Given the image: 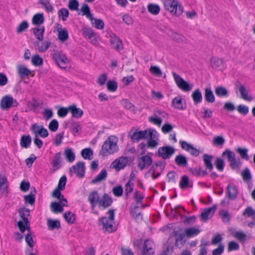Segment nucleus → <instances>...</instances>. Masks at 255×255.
<instances>
[{
    "instance_id": "1",
    "label": "nucleus",
    "mask_w": 255,
    "mask_h": 255,
    "mask_svg": "<svg viewBox=\"0 0 255 255\" xmlns=\"http://www.w3.org/2000/svg\"><path fill=\"white\" fill-rule=\"evenodd\" d=\"M118 150L117 137L114 135H111L107 138L102 145L100 154L105 157L109 154H114Z\"/></svg>"
},
{
    "instance_id": "2",
    "label": "nucleus",
    "mask_w": 255,
    "mask_h": 255,
    "mask_svg": "<svg viewBox=\"0 0 255 255\" xmlns=\"http://www.w3.org/2000/svg\"><path fill=\"white\" fill-rule=\"evenodd\" d=\"M133 199L137 204H142V200L144 198L143 195H140L139 191L136 190L133 193ZM139 208L138 205L133 206V204L130 206L129 212L131 216L136 221L141 222L142 220V215L141 212H138L137 209Z\"/></svg>"
},
{
    "instance_id": "3",
    "label": "nucleus",
    "mask_w": 255,
    "mask_h": 255,
    "mask_svg": "<svg viewBox=\"0 0 255 255\" xmlns=\"http://www.w3.org/2000/svg\"><path fill=\"white\" fill-rule=\"evenodd\" d=\"M164 8L172 14L179 16L183 12V8L177 0H162Z\"/></svg>"
},
{
    "instance_id": "4",
    "label": "nucleus",
    "mask_w": 255,
    "mask_h": 255,
    "mask_svg": "<svg viewBox=\"0 0 255 255\" xmlns=\"http://www.w3.org/2000/svg\"><path fill=\"white\" fill-rule=\"evenodd\" d=\"M52 60L55 64L61 69H65L67 67L69 60L66 55L62 51H56L51 55Z\"/></svg>"
},
{
    "instance_id": "5",
    "label": "nucleus",
    "mask_w": 255,
    "mask_h": 255,
    "mask_svg": "<svg viewBox=\"0 0 255 255\" xmlns=\"http://www.w3.org/2000/svg\"><path fill=\"white\" fill-rule=\"evenodd\" d=\"M172 74L175 83L178 87L184 92H189L191 90L192 86L183 79L180 75L175 72H172Z\"/></svg>"
},
{
    "instance_id": "6",
    "label": "nucleus",
    "mask_w": 255,
    "mask_h": 255,
    "mask_svg": "<svg viewBox=\"0 0 255 255\" xmlns=\"http://www.w3.org/2000/svg\"><path fill=\"white\" fill-rule=\"evenodd\" d=\"M18 105L17 101L9 95L3 96L0 102V108L3 110H7L12 107H16Z\"/></svg>"
},
{
    "instance_id": "7",
    "label": "nucleus",
    "mask_w": 255,
    "mask_h": 255,
    "mask_svg": "<svg viewBox=\"0 0 255 255\" xmlns=\"http://www.w3.org/2000/svg\"><path fill=\"white\" fill-rule=\"evenodd\" d=\"M222 156L223 157L226 156H227L228 161L230 163V167L232 169H235L236 168L239 167L241 164L240 160L239 161L236 160L235 153L230 149H226L225 151L222 153Z\"/></svg>"
},
{
    "instance_id": "8",
    "label": "nucleus",
    "mask_w": 255,
    "mask_h": 255,
    "mask_svg": "<svg viewBox=\"0 0 255 255\" xmlns=\"http://www.w3.org/2000/svg\"><path fill=\"white\" fill-rule=\"evenodd\" d=\"M149 132V128L144 130H136L135 131L131 130L128 135L133 142H138L142 139H147V135Z\"/></svg>"
},
{
    "instance_id": "9",
    "label": "nucleus",
    "mask_w": 255,
    "mask_h": 255,
    "mask_svg": "<svg viewBox=\"0 0 255 255\" xmlns=\"http://www.w3.org/2000/svg\"><path fill=\"white\" fill-rule=\"evenodd\" d=\"M174 152V148L169 145H166L160 147L157 152L156 153V155L161 157L163 159H166L169 158Z\"/></svg>"
},
{
    "instance_id": "10",
    "label": "nucleus",
    "mask_w": 255,
    "mask_h": 255,
    "mask_svg": "<svg viewBox=\"0 0 255 255\" xmlns=\"http://www.w3.org/2000/svg\"><path fill=\"white\" fill-rule=\"evenodd\" d=\"M69 172H74L79 178H83L85 174V163L81 161L78 162L70 168Z\"/></svg>"
},
{
    "instance_id": "11",
    "label": "nucleus",
    "mask_w": 255,
    "mask_h": 255,
    "mask_svg": "<svg viewBox=\"0 0 255 255\" xmlns=\"http://www.w3.org/2000/svg\"><path fill=\"white\" fill-rule=\"evenodd\" d=\"M137 166L140 170L147 168L152 164V159L150 155H144L137 158Z\"/></svg>"
},
{
    "instance_id": "12",
    "label": "nucleus",
    "mask_w": 255,
    "mask_h": 255,
    "mask_svg": "<svg viewBox=\"0 0 255 255\" xmlns=\"http://www.w3.org/2000/svg\"><path fill=\"white\" fill-rule=\"evenodd\" d=\"M217 209V205L215 204L212 207L206 208L203 209L200 215L201 221L203 222H207L211 218L215 213Z\"/></svg>"
},
{
    "instance_id": "13",
    "label": "nucleus",
    "mask_w": 255,
    "mask_h": 255,
    "mask_svg": "<svg viewBox=\"0 0 255 255\" xmlns=\"http://www.w3.org/2000/svg\"><path fill=\"white\" fill-rule=\"evenodd\" d=\"M30 129L35 135L38 134L41 137H46L49 134L48 131L46 128H44L42 126H38L36 124L32 125Z\"/></svg>"
},
{
    "instance_id": "14",
    "label": "nucleus",
    "mask_w": 255,
    "mask_h": 255,
    "mask_svg": "<svg viewBox=\"0 0 255 255\" xmlns=\"http://www.w3.org/2000/svg\"><path fill=\"white\" fill-rule=\"evenodd\" d=\"M128 163L127 157H120L115 160L111 164L113 168H115L117 171H119L126 167Z\"/></svg>"
},
{
    "instance_id": "15",
    "label": "nucleus",
    "mask_w": 255,
    "mask_h": 255,
    "mask_svg": "<svg viewBox=\"0 0 255 255\" xmlns=\"http://www.w3.org/2000/svg\"><path fill=\"white\" fill-rule=\"evenodd\" d=\"M113 201L110 196L107 193L103 194L102 199H100L98 204V207L100 209L103 208L104 209L110 207Z\"/></svg>"
},
{
    "instance_id": "16",
    "label": "nucleus",
    "mask_w": 255,
    "mask_h": 255,
    "mask_svg": "<svg viewBox=\"0 0 255 255\" xmlns=\"http://www.w3.org/2000/svg\"><path fill=\"white\" fill-rule=\"evenodd\" d=\"M110 43L111 47L116 50L119 51L124 48L122 41L115 34L111 36Z\"/></svg>"
},
{
    "instance_id": "17",
    "label": "nucleus",
    "mask_w": 255,
    "mask_h": 255,
    "mask_svg": "<svg viewBox=\"0 0 255 255\" xmlns=\"http://www.w3.org/2000/svg\"><path fill=\"white\" fill-rule=\"evenodd\" d=\"M154 132H156L155 130L149 128V132L147 135V139L148 138L147 142L145 143L147 148H153L158 145V142L154 139L155 138V134Z\"/></svg>"
},
{
    "instance_id": "18",
    "label": "nucleus",
    "mask_w": 255,
    "mask_h": 255,
    "mask_svg": "<svg viewBox=\"0 0 255 255\" xmlns=\"http://www.w3.org/2000/svg\"><path fill=\"white\" fill-rule=\"evenodd\" d=\"M88 200L91 205V208L93 210L96 204H99V201L100 200L98 191L96 190L91 191L89 195Z\"/></svg>"
},
{
    "instance_id": "19",
    "label": "nucleus",
    "mask_w": 255,
    "mask_h": 255,
    "mask_svg": "<svg viewBox=\"0 0 255 255\" xmlns=\"http://www.w3.org/2000/svg\"><path fill=\"white\" fill-rule=\"evenodd\" d=\"M238 194V192L236 186L228 185L227 186L226 197L229 199L232 200H235L236 199Z\"/></svg>"
},
{
    "instance_id": "20",
    "label": "nucleus",
    "mask_w": 255,
    "mask_h": 255,
    "mask_svg": "<svg viewBox=\"0 0 255 255\" xmlns=\"http://www.w3.org/2000/svg\"><path fill=\"white\" fill-rule=\"evenodd\" d=\"M64 206L66 204H62L61 202H52L50 205L51 211L54 214L62 213L64 211Z\"/></svg>"
},
{
    "instance_id": "21",
    "label": "nucleus",
    "mask_w": 255,
    "mask_h": 255,
    "mask_svg": "<svg viewBox=\"0 0 255 255\" xmlns=\"http://www.w3.org/2000/svg\"><path fill=\"white\" fill-rule=\"evenodd\" d=\"M172 106L175 109L184 110L186 108V102L183 103V99L180 96L175 97L172 101Z\"/></svg>"
},
{
    "instance_id": "22",
    "label": "nucleus",
    "mask_w": 255,
    "mask_h": 255,
    "mask_svg": "<svg viewBox=\"0 0 255 255\" xmlns=\"http://www.w3.org/2000/svg\"><path fill=\"white\" fill-rule=\"evenodd\" d=\"M70 112L72 114V117L76 119H79L83 115L84 112L80 108L73 104L69 106Z\"/></svg>"
},
{
    "instance_id": "23",
    "label": "nucleus",
    "mask_w": 255,
    "mask_h": 255,
    "mask_svg": "<svg viewBox=\"0 0 255 255\" xmlns=\"http://www.w3.org/2000/svg\"><path fill=\"white\" fill-rule=\"evenodd\" d=\"M7 179L2 174H0V191L2 194L8 193Z\"/></svg>"
},
{
    "instance_id": "24",
    "label": "nucleus",
    "mask_w": 255,
    "mask_h": 255,
    "mask_svg": "<svg viewBox=\"0 0 255 255\" xmlns=\"http://www.w3.org/2000/svg\"><path fill=\"white\" fill-rule=\"evenodd\" d=\"M31 30L37 39L39 41H42L43 40V34L45 31V27L44 26H41L39 28L34 27L32 28Z\"/></svg>"
},
{
    "instance_id": "25",
    "label": "nucleus",
    "mask_w": 255,
    "mask_h": 255,
    "mask_svg": "<svg viewBox=\"0 0 255 255\" xmlns=\"http://www.w3.org/2000/svg\"><path fill=\"white\" fill-rule=\"evenodd\" d=\"M213 158V156L212 155L204 154L203 156L204 165L206 168L208 169L210 171H212L213 169V166L212 163V160Z\"/></svg>"
},
{
    "instance_id": "26",
    "label": "nucleus",
    "mask_w": 255,
    "mask_h": 255,
    "mask_svg": "<svg viewBox=\"0 0 255 255\" xmlns=\"http://www.w3.org/2000/svg\"><path fill=\"white\" fill-rule=\"evenodd\" d=\"M17 73L20 78L24 79L30 74L31 71L25 66L20 65L17 67Z\"/></svg>"
},
{
    "instance_id": "27",
    "label": "nucleus",
    "mask_w": 255,
    "mask_h": 255,
    "mask_svg": "<svg viewBox=\"0 0 255 255\" xmlns=\"http://www.w3.org/2000/svg\"><path fill=\"white\" fill-rule=\"evenodd\" d=\"M204 97L206 101L208 103H213L215 101V97L210 88L205 89Z\"/></svg>"
},
{
    "instance_id": "28",
    "label": "nucleus",
    "mask_w": 255,
    "mask_h": 255,
    "mask_svg": "<svg viewBox=\"0 0 255 255\" xmlns=\"http://www.w3.org/2000/svg\"><path fill=\"white\" fill-rule=\"evenodd\" d=\"M31 143V137L29 135H23L20 140V146L25 148H28Z\"/></svg>"
},
{
    "instance_id": "29",
    "label": "nucleus",
    "mask_w": 255,
    "mask_h": 255,
    "mask_svg": "<svg viewBox=\"0 0 255 255\" xmlns=\"http://www.w3.org/2000/svg\"><path fill=\"white\" fill-rule=\"evenodd\" d=\"M47 226L48 228L50 231H53L55 229H59L60 227V222L58 220H54L49 219L47 220Z\"/></svg>"
},
{
    "instance_id": "30",
    "label": "nucleus",
    "mask_w": 255,
    "mask_h": 255,
    "mask_svg": "<svg viewBox=\"0 0 255 255\" xmlns=\"http://www.w3.org/2000/svg\"><path fill=\"white\" fill-rule=\"evenodd\" d=\"M44 21V17L42 13L35 14L32 19V22L33 25H40Z\"/></svg>"
},
{
    "instance_id": "31",
    "label": "nucleus",
    "mask_w": 255,
    "mask_h": 255,
    "mask_svg": "<svg viewBox=\"0 0 255 255\" xmlns=\"http://www.w3.org/2000/svg\"><path fill=\"white\" fill-rule=\"evenodd\" d=\"M107 176V170L104 168L101 170L98 175H97L92 181L91 183L97 184V183L100 182Z\"/></svg>"
},
{
    "instance_id": "32",
    "label": "nucleus",
    "mask_w": 255,
    "mask_h": 255,
    "mask_svg": "<svg viewBox=\"0 0 255 255\" xmlns=\"http://www.w3.org/2000/svg\"><path fill=\"white\" fill-rule=\"evenodd\" d=\"M19 216L21 219V220H19L17 222L16 225H19V223L23 222H26L29 221L28 218H26L25 215V212H30V210L25 207L20 208L18 210Z\"/></svg>"
},
{
    "instance_id": "33",
    "label": "nucleus",
    "mask_w": 255,
    "mask_h": 255,
    "mask_svg": "<svg viewBox=\"0 0 255 255\" xmlns=\"http://www.w3.org/2000/svg\"><path fill=\"white\" fill-rule=\"evenodd\" d=\"M239 90L241 93L242 98L244 100L250 102L253 100V98L251 96H248V91L244 85L240 84Z\"/></svg>"
},
{
    "instance_id": "34",
    "label": "nucleus",
    "mask_w": 255,
    "mask_h": 255,
    "mask_svg": "<svg viewBox=\"0 0 255 255\" xmlns=\"http://www.w3.org/2000/svg\"><path fill=\"white\" fill-rule=\"evenodd\" d=\"M215 93L217 96L219 97H226L229 96L227 89L223 86H218L215 89Z\"/></svg>"
},
{
    "instance_id": "35",
    "label": "nucleus",
    "mask_w": 255,
    "mask_h": 255,
    "mask_svg": "<svg viewBox=\"0 0 255 255\" xmlns=\"http://www.w3.org/2000/svg\"><path fill=\"white\" fill-rule=\"evenodd\" d=\"M212 67L216 70H220L222 68L223 61L222 59L214 57L210 59Z\"/></svg>"
},
{
    "instance_id": "36",
    "label": "nucleus",
    "mask_w": 255,
    "mask_h": 255,
    "mask_svg": "<svg viewBox=\"0 0 255 255\" xmlns=\"http://www.w3.org/2000/svg\"><path fill=\"white\" fill-rule=\"evenodd\" d=\"M191 97L195 104H198L202 101V95L199 89L194 91L192 93Z\"/></svg>"
},
{
    "instance_id": "37",
    "label": "nucleus",
    "mask_w": 255,
    "mask_h": 255,
    "mask_svg": "<svg viewBox=\"0 0 255 255\" xmlns=\"http://www.w3.org/2000/svg\"><path fill=\"white\" fill-rule=\"evenodd\" d=\"M188 170L192 175L195 176H205L208 174V172L205 170H202L201 167L199 168H189Z\"/></svg>"
},
{
    "instance_id": "38",
    "label": "nucleus",
    "mask_w": 255,
    "mask_h": 255,
    "mask_svg": "<svg viewBox=\"0 0 255 255\" xmlns=\"http://www.w3.org/2000/svg\"><path fill=\"white\" fill-rule=\"evenodd\" d=\"M200 232L201 231L199 229L194 227L186 228L184 230L185 236L188 238L196 236L198 235Z\"/></svg>"
},
{
    "instance_id": "39",
    "label": "nucleus",
    "mask_w": 255,
    "mask_h": 255,
    "mask_svg": "<svg viewBox=\"0 0 255 255\" xmlns=\"http://www.w3.org/2000/svg\"><path fill=\"white\" fill-rule=\"evenodd\" d=\"M175 162L179 166H186L188 163L186 156L182 154L177 155L175 157Z\"/></svg>"
},
{
    "instance_id": "40",
    "label": "nucleus",
    "mask_w": 255,
    "mask_h": 255,
    "mask_svg": "<svg viewBox=\"0 0 255 255\" xmlns=\"http://www.w3.org/2000/svg\"><path fill=\"white\" fill-rule=\"evenodd\" d=\"M64 155L66 159L70 163L73 162L75 159V153L72 151V149L69 147L65 148Z\"/></svg>"
},
{
    "instance_id": "41",
    "label": "nucleus",
    "mask_w": 255,
    "mask_h": 255,
    "mask_svg": "<svg viewBox=\"0 0 255 255\" xmlns=\"http://www.w3.org/2000/svg\"><path fill=\"white\" fill-rule=\"evenodd\" d=\"M63 217L69 224H74L76 222V215L71 211H67L63 214Z\"/></svg>"
},
{
    "instance_id": "42",
    "label": "nucleus",
    "mask_w": 255,
    "mask_h": 255,
    "mask_svg": "<svg viewBox=\"0 0 255 255\" xmlns=\"http://www.w3.org/2000/svg\"><path fill=\"white\" fill-rule=\"evenodd\" d=\"M61 153L58 152L55 154L54 159L52 161V166L55 168L54 171L57 170L60 167V163L61 162Z\"/></svg>"
},
{
    "instance_id": "43",
    "label": "nucleus",
    "mask_w": 255,
    "mask_h": 255,
    "mask_svg": "<svg viewBox=\"0 0 255 255\" xmlns=\"http://www.w3.org/2000/svg\"><path fill=\"white\" fill-rule=\"evenodd\" d=\"M81 154L84 159L91 160L92 158L93 151L90 148H85L82 150Z\"/></svg>"
},
{
    "instance_id": "44",
    "label": "nucleus",
    "mask_w": 255,
    "mask_h": 255,
    "mask_svg": "<svg viewBox=\"0 0 255 255\" xmlns=\"http://www.w3.org/2000/svg\"><path fill=\"white\" fill-rule=\"evenodd\" d=\"M83 34L85 37H88L89 39L95 38L97 33L94 30L88 27H84L83 29Z\"/></svg>"
},
{
    "instance_id": "45",
    "label": "nucleus",
    "mask_w": 255,
    "mask_h": 255,
    "mask_svg": "<svg viewBox=\"0 0 255 255\" xmlns=\"http://www.w3.org/2000/svg\"><path fill=\"white\" fill-rule=\"evenodd\" d=\"M21 233H24L25 231H28V234H31V229L30 227V222L27 221L24 223L21 222L19 225H16Z\"/></svg>"
},
{
    "instance_id": "46",
    "label": "nucleus",
    "mask_w": 255,
    "mask_h": 255,
    "mask_svg": "<svg viewBox=\"0 0 255 255\" xmlns=\"http://www.w3.org/2000/svg\"><path fill=\"white\" fill-rule=\"evenodd\" d=\"M68 33L66 28L58 31V38L60 42H63L66 41L68 39Z\"/></svg>"
},
{
    "instance_id": "47",
    "label": "nucleus",
    "mask_w": 255,
    "mask_h": 255,
    "mask_svg": "<svg viewBox=\"0 0 255 255\" xmlns=\"http://www.w3.org/2000/svg\"><path fill=\"white\" fill-rule=\"evenodd\" d=\"M148 11L153 15H157L160 11V7L158 4L149 3L147 6Z\"/></svg>"
},
{
    "instance_id": "48",
    "label": "nucleus",
    "mask_w": 255,
    "mask_h": 255,
    "mask_svg": "<svg viewBox=\"0 0 255 255\" xmlns=\"http://www.w3.org/2000/svg\"><path fill=\"white\" fill-rule=\"evenodd\" d=\"M31 63L34 66L38 67L43 64V60L40 56L35 54L31 57Z\"/></svg>"
},
{
    "instance_id": "49",
    "label": "nucleus",
    "mask_w": 255,
    "mask_h": 255,
    "mask_svg": "<svg viewBox=\"0 0 255 255\" xmlns=\"http://www.w3.org/2000/svg\"><path fill=\"white\" fill-rule=\"evenodd\" d=\"M39 3L42 5V7L45 8L48 12H53V8L49 0H39Z\"/></svg>"
},
{
    "instance_id": "50",
    "label": "nucleus",
    "mask_w": 255,
    "mask_h": 255,
    "mask_svg": "<svg viewBox=\"0 0 255 255\" xmlns=\"http://www.w3.org/2000/svg\"><path fill=\"white\" fill-rule=\"evenodd\" d=\"M24 200L26 204H28L31 205L34 204L35 201V195L32 194V191H31L29 194L24 196Z\"/></svg>"
},
{
    "instance_id": "51",
    "label": "nucleus",
    "mask_w": 255,
    "mask_h": 255,
    "mask_svg": "<svg viewBox=\"0 0 255 255\" xmlns=\"http://www.w3.org/2000/svg\"><path fill=\"white\" fill-rule=\"evenodd\" d=\"M69 12L66 8H62L58 11V15L63 21H66L69 16Z\"/></svg>"
},
{
    "instance_id": "52",
    "label": "nucleus",
    "mask_w": 255,
    "mask_h": 255,
    "mask_svg": "<svg viewBox=\"0 0 255 255\" xmlns=\"http://www.w3.org/2000/svg\"><path fill=\"white\" fill-rule=\"evenodd\" d=\"M107 89L109 92H115L118 88V83L114 80H109L107 83Z\"/></svg>"
},
{
    "instance_id": "53",
    "label": "nucleus",
    "mask_w": 255,
    "mask_h": 255,
    "mask_svg": "<svg viewBox=\"0 0 255 255\" xmlns=\"http://www.w3.org/2000/svg\"><path fill=\"white\" fill-rule=\"evenodd\" d=\"M215 165L216 168L220 172L224 170L225 166V163L224 160L221 157H217L215 162Z\"/></svg>"
},
{
    "instance_id": "54",
    "label": "nucleus",
    "mask_w": 255,
    "mask_h": 255,
    "mask_svg": "<svg viewBox=\"0 0 255 255\" xmlns=\"http://www.w3.org/2000/svg\"><path fill=\"white\" fill-rule=\"evenodd\" d=\"M219 216L221 217L222 221L224 223H228L230 220V215L227 210H221L219 213Z\"/></svg>"
},
{
    "instance_id": "55",
    "label": "nucleus",
    "mask_w": 255,
    "mask_h": 255,
    "mask_svg": "<svg viewBox=\"0 0 255 255\" xmlns=\"http://www.w3.org/2000/svg\"><path fill=\"white\" fill-rule=\"evenodd\" d=\"M248 151V149L245 148L238 147L237 149V151L240 154L241 157L246 160H248L249 159Z\"/></svg>"
},
{
    "instance_id": "56",
    "label": "nucleus",
    "mask_w": 255,
    "mask_h": 255,
    "mask_svg": "<svg viewBox=\"0 0 255 255\" xmlns=\"http://www.w3.org/2000/svg\"><path fill=\"white\" fill-rule=\"evenodd\" d=\"M171 37L174 41L178 43L184 42L186 40L182 35L175 32L172 33Z\"/></svg>"
},
{
    "instance_id": "57",
    "label": "nucleus",
    "mask_w": 255,
    "mask_h": 255,
    "mask_svg": "<svg viewBox=\"0 0 255 255\" xmlns=\"http://www.w3.org/2000/svg\"><path fill=\"white\" fill-rule=\"evenodd\" d=\"M28 23L26 20L22 21L17 27L16 31L17 33H20L25 31L28 27Z\"/></svg>"
},
{
    "instance_id": "58",
    "label": "nucleus",
    "mask_w": 255,
    "mask_h": 255,
    "mask_svg": "<svg viewBox=\"0 0 255 255\" xmlns=\"http://www.w3.org/2000/svg\"><path fill=\"white\" fill-rule=\"evenodd\" d=\"M93 26L96 28L102 29L104 27V22L101 19L96 18L92 23Z\"/></svg>"
},
{
    "instance_id": "59",
    "label": "nucleus",
    "mask_w": 255,
    "mask_h": 255,
    "mask_svg": "<svg viewBox=\"0 0 255 255\" xmlns=\"http://www.w3.org/2000/svg\"><path fill=\"white\" fill-rule=\"evenodd\" d=\"M112 192L115 196L121 197L123 194V188L122 185H118L113 188Z\"/></svg>"
},
{
    "instance_id": "60",
    "label": "nucleus",
    "mask_w": 255,
    "mask_h": 255,
    "mask_svg": "<svg viewBox=\"0 0 255 255\" xmlns=\"http://www.w3.org/2000/svg\"><path fill=\"white\" fill-rule=\"evenodd\" d=\"M238 112L243 116L247 115L249 112V108L244 105H239L237 108Z\"/></svg>"
},
{
    "instance_id": "61",
    "label": "nucleus",
    "mask_w": 255,
    "mask_h": 255,
    "mask_svg": "<svg viewBox=\"0 0 255 255\" xmlns=\"http://www.w3.org/2000/svg\"><path fill=\"white\" fill-rule=\"evenodd\" d=\"M189 178L186 175H183L181 177V180L179 183L180 188L184 189L188 187L189 185Z\"/></svg>"
},
{
    "instance_id": "62",
    "label": "nucleus",
    "mask_w": 255,
    "mask_h": 255,
    "mask_svg": "<svg viewBox=\"0 0 255 255\" xmlns=\"http://www.w3.org/2000/svg\"><path fill=\"white\" fill-rule=\"evenodd\" d=\"M99 224L103 226V228L108 230L113 227L112 224H109L107 218L106 217H102L99 219Z\"/></svg>"
},
{
    "instance_id": "63",
    "label": "nucleus",
    "mask_w": 255,
    "mask_h": 255,
    "mask_svg": "<svg viewBox=\"0 0 255 255\" xmlns=\"http://www.w3.org/2000/svg\"><path fill=\"white\" fill-rule=\"evenodd\" d=\"M241 175L243 177V179L245 181H249L252 178L250 171L247 167H246L241 172Z\"/></svg>"
},
{
    "instance_id": "64",
    "label": "nucleus",
    "mask_w": 255,
    "mask_h": 255,
    "mask_svg": "<svg viewBox=\"0 0 255 255\" xmlns=\"http://www.w3.org/2000/svg\"><path fill=\"white\" fill-rule=\"evenodd\" d=\"M154 253V252L152 248H147V246L146 243H144L143 250L142 251V255H153Z\"/></svg>"
}]
</instances>
